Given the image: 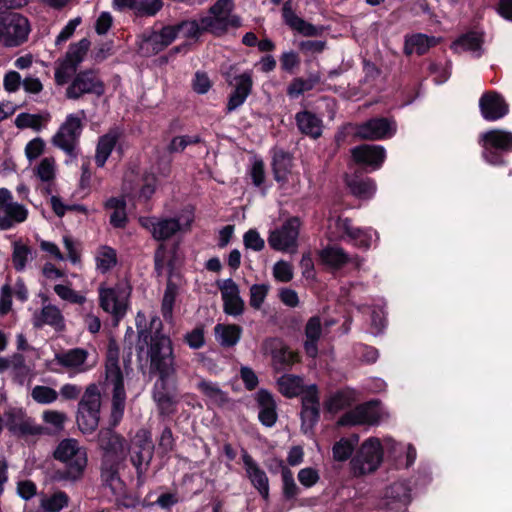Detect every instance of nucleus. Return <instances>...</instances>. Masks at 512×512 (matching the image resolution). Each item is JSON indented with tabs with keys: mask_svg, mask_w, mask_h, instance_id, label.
<instances>
[{
	"mask_svg": "<svg viewBox=\"0 0 512 512\" xmlns=\"http://www.w3.org/2000/svg\"><path fill=\"white\" fill-rule=\"evenodd\" d=\"M145 315L138 312L136 316V326L138 328L139 344L147 343L150 338L148 357L150 360V369L159 374L160 380H167L175 374V358L171 339L161 333L162 323L157 317L151 319L150 328L155 330L154 334L143 329Z\"/></svg>",
	"mask_w": 512,
	"mask_h": 512,
	"instance_id": "f257e3e1",
	"label": "nucleus"
},
{
	"mask_svg": "<svg viewBox=\"0 0 512 512\" xmlns=\"http://www.w3.org/2000/svg\"><path fill=\"white\" fill-rule=\"evenodd\" d=\"M105 385L112 388L111 418L113 425H117L124 414L126 393L123 372L119 364V350L112 346L107 351Z\"/></svg>",
	"mask_w": 512,
	"mask_h": 512,
	"instance_id": "f03ea898",
	"label": "nucleus"
},
{
	"mask_svg": "<svg viewBox=\"0 0 512 512\" xmlns=\"http://www.w3.org/2000/svg\"><path fill=\"white\" fill-rule=\"evenodd\" d=\"M55 459L65 464V470L57 473L59 480H79L87 466V453L75 439L62 440L55 452Z\"/></svg>",
	"mask_w": 512,
	"mask_h": 512,
	"instance_id": "7ed1b4c3",
	"label": "nucleus"
},
{
	"mask_svg": "<svg viewBox=\"0 0 512 512\" xmlns=\"http://www.w3.org/2000/svg\"><path fill=\"white\" fill-rule=\"evenodd\" d=\"M193 215L189 211L182 212L175 217H140L139 223L147 229L157 241H165L178 233L190 230Z\"/></svg>",
	"mask_w": 512,
	"mask_h": 512,
	"instance_id": "20e7f679",
	"label": "nucleus"
},
{
	"mask_svg": "<svg viewBox=\"0 0 512 512\" xmlns=\"http://www.w3.org/2000/svg\"><path fill=\"white\" fill-rule=\"evenodd\" d=\"M376 235L372 229L354 227L348 218L330 217L328 219L327 237L331 241L346 240L361 249H368Z\"/></svg>",
	"mask_w": 512,
	"mask_h": 512,
	"instance_id": "39448f33",
	"label": "nucleus"
},
{
	"mask_svg": "<svg viewBox=\"0 0 512 512\" xmlns=\"http://www.w3.org/2000/svg\"><path fill=\"white\" fill-rule=\"evenodd\" d=\"M85 112L71 113L66 116L51 139L52 144L70 157H76L79 139L83 131Z\"/></svg>",
	"mask_w": 512,
	"mask_h": 512,
	"instance_id": "423d86ee",
	"label": "nucleus"
},
{
	"mask_svg": "<svg viewBox=\"0 0 512 512\" xmlns=\"http://www.w3.org/2000/svg\"><path fill=\"white\" fill-rule=\"evenodd\" d=\"M128 453L130 461L136 469L137 484L141 486L145 482V474L154 454L151 433L146 429L138 430L131 440V444L128 445Z\"/></svg>",
	"mask_w": 512,
	"mask_h": 512,
	"instance_id": "0eeeda50",
	"label": "nucleus"
},
{
	"mask_svg": "<svg viewBox=\"0 0 512 512\" xmlns=\"http://www.w3.org/2000/svg\"><path fill=\"white\" fill-rule=\"evenodd\" d=\"M233 9V0H218L210 7L209 15L201 17L205 31L219 36L224 34L229 27H240V18L232 14Z\"/></svg>",
	"mask_w": 512,
	"mask_h": 512,
	"instance_id": "6e6552de",
	"label": "nucleus"
},
{
	"mask_svg": "<svg viewBox=\"0 0 512 512\" xmlns=\"http://www.w3.org/2000/svg\"><path fill=\"white\" fill-rule=\"evenodd\" d=\"M383 460V447L378 438L365 440L351 461V469L355 476H363L375 472Z\"/></svg>",
	"mask_w": 512,
	"mask_h": 512,
	"instance_id": "1a4fd4ad",
	"label": "nucleus"
},
{
	"mask_svg": "<svg viewBox=\"0 0 512 512\" xmlns=\"http://www.w3.org/2000/svg\"><path fill=\"white\" fill-rule=\"evenodd\" d=\"M30 31L28 20L15 12L0 13V44L17 47L27 40Z\"/></svg>",
	"mask_w": 512,
	"mask_h": 512,
	"instance_id": "9d476101",
	"label": "nucleus"
},
{
	"mask_svg": "<svg viewBox=\"0 0 512 512\" xmlns=\"http://www.w3.org/2000/svg\"><path fill=\"white\" fill-rule=\"evenodd\" d=\"M130 293V287L124 283H118L112 287L101 284L98 288L99 305L119 321L127 312Z\"/></svg>",
	"mask_w": 512,
	"mask_h": 512,
	"instance_id": "9b49d317",
	"label": "nucleus"
},
{
	"mask_svg": "<svg viewBox=\"0 0 512 512\" xmlns=\"http://www.w3.org/2000/svg\"><path fill=\"white\" fill-rule=\"evenodd\" d=\"M101 394L96 384L87 386L78 405L77 423L83 432L94 431L99 423Z\"/></svg>",
	"mask_w": 512,
	"mask_h": 512,
	"instance_id": "f8f14e48",
	"label": "nucleus"
},
{
	"mask_svg": "<svg viewBox=\"0 0 512 512\" xmlns=\"http://www.w3.org/2000/svg\"><path fill=\"white\" fill-rule=\"evenodd\" d=\"M484 159L493 165L503 163V153L512 151V132L493 129L480 136Z\"/></svg>",
	"mask_w": 512,
	"mask_h": 512,
	"instance_id": "ddd939ff",
	"label": "nucleus"
},
{
	"mask_svg": "<svg viewBox=\"0 0 512 512\" xmlns=\"http://www.w3.org/2000/svg\"><path fill=\"white\" fill-rule=\"evenodd\" d=\"M300 226L299 218H289L280 227L270 231L269 246L276 251L295 253L298 248Z\"/></svg>",
	"mask_w": 512,
	"mask_h": 512,
	"instance_id": "4468645a",
	"label": "nucleus"
},
{
	"mask_svg": "<svg viewBox=\"0 0 512 512\" xmlns=\"http://www.w3.org/2000/svg\"><path fill=\"white\" fill-rule=\"evenodd\" d=\"M102 450V462L123 464L128 455V443L120 434L111 429H103L98 434Z\"/></svg>",
	"mask_w": 512,
	"mask_h": 512,
	"instance_id": "2eb2a0df",
	"label": "nucleus"
},
{
	"mask_svg": "<svg viewBox=\"0 0 512 512\" xmlns=\"http://www.w3.org/2000/svg\"><path fill=\"white\" fill-rule=\"evenodd\" d=\"M105 87L95 70H84L75 75L66 89L68 99L77 100L85 94L103 95Z\"/></svg>",
	"mask_w": 512,
	"mask_h": 512,
	"instance_id": "dca6fc26",
	"label": "nucleus"
},
{
	"mask_svg": "<svg viewBox=\"0 0 512 512\" xmlns=\"http://www.w3.org/2000/svg\"><path fill=\"white\" fill-rule=\"evenodd\" d=\"M384 416L385 412L380 404L370 401L344 413L338 423L342 426L376 425Z\"/></svg>",
	"mask_w": 512,
	"mask_h": 512,
	"instance_id": "f3484780",
	"label": "nucleus"
},
{
	"mask_svg": "<svg viewBox=\"0 0 512 512\" xmlns=\"http://www.w3.org/2000/svg\"><path fill=\"white\" fill-rule=\"evenodd\" d=\"M0 211V230H9L28 218V209L14 202L11 192L6 188H0Z\"/></svg>",
	"mask_w": 512,
	"mask_h": 512,
	"instance_id": "a211bd4d",
	"label": "nucleus"
},
{
	"mask_svg": "<svg viewBox=\"0 0 512 512\" xmlns=\"http://www.w3.org/2000/svg\"><path fill=\"white\" fill-rule=\"evenodd\" d=\"M5 425L8 430L17 436L41 435L45 428L37 425L21 408H9L4 413Z\"/></svg>",
	"mask_w": 512,
	"mask_h": 512,
	"instance_id": "6ab92c4d",
	"label": "nucleus"
},
{
	"mask_svg": "<svg viewBox=\"0 0 512 512\" xmlns=\"http://www.w3.org/2000/svg\"><path fill=\"white\" fill-rule=\"evenodd\" d=\"M223 300V311L225 314L237 317L243 314L245 303L240 296L239 286L231 278L217 283Z\"/></svg>",
	"mask_w": 512,
	"mask_h": 512,
	"instance_id": "aec40b11",
	"label": "nucleus"
},
{
	"mask_svg": "<svg viewBox=\"0 0 512 512\" xmlns=\"http://www.w3.org/2000/svg\"><path fill=\"white\" fill-rule=\"evenodd\" d=\"M396 133V124L387 118H373L359 125L356 135L362 139L380 140Z\"/></svg>",
	"mask_w": 512,
	"mask_h": 512,
	"instance_id": "412c9836",
	"label": "nucleus"
},
{
	"mask_svg": "<svg viewBox=\"0 0 512 512\" xmlns=\"http://www.w3.org/2000/svg\"><path fill=\"white\" fill-rule=\"evenodd\" d=\"M482 117L487 121H496L508 113V104L504 98L495 91L484 93L479 100Z\"/></svg>",
	"mask_w": 512,
	"mask_h": 512,
	"instance_id": "4be33fe9",
	"label": "nucleus"
},
{
	"mask_svg": "<svg viewBox=\"0 0 512 512\" xmlns=\"http://www.w3.org/2000/svg\"><path fill=\"white\" fill-rule=\"evenodd\" d=\"M321 262L333 270L341 269L348 263H352L356 268H359L363 259L358 255L350 256L340 246H328L322 249L319 253Z\"/></svg>",
	"mask_w": 512,
	"mask_h": 512,
	"instance_id": "5701e85b",
	"label": "nucleus"
},
{
	"mask_svg": "<svg viewBox=\"0 0 512 512\" xmlns=\"http://www.w3.org/2000/svg\"><path fill=\"white\" fill-rule=\"evenodd\" d=\"M242 461L253 487L259 494L267 500L269 497V479L266 472L259 466V464L248 454L246 450H242Z\"/></svg>",
	"mask_w": 512,
	"mask_h": 512,
	"instance_id": "b1692460",
	"label": "nucleus"
},
{
	"mask_svg": "<svg viewBox=\"0 0 512 512\" xmlns=\"http://www.w3.org/2000/svg\"><path fill=\"white\" fill-rule=\"evenodd\" d=\"M351 153L356 163L371 167L372 170L379 169L386 158V151L381 145L363 144L354 147Z\"/></svg>",
	"mask_w": 512,
	"mask_h": 512,
	"instance_id": "393cba45",
	"label": "nucleus"
},
{
	"mask_svg": "<svg viewBox=\"0 0 512 512\" xmlns=\"http://www.w3.org/2000/svg\"><path fill=\"white\" fill-rule=\"evenodd\" d=\"M87 358L88 352L81 348L70 349L55 355L57 364L65 368L71 376L89 370Z\"/></svg>",
	"mask_w": 512,
	"mask_h": 512,
	"instance_id": "a878e982",
	"label": "nucleus"
},
{
	"mask_svg": "<svg viewBox=\"0 0 512 512\" xmlns=\"http://www.w3.org/2000/svg\"><path fill=\"white\" fill-rule=\"evenodd\" d=\"M252 74V71H245L234 77V90L227 103L228 112H232L243 105L251 94L253 87Z\"/></svg>",
	"mask_w": 512,
	"mask_h": 512,
	"instance_id": "bb28decb",
	"label": "nucleus"
},
{
	"mask_svg": "<svg viewBox=\"0 0 512 512\" xmlns=\"http://www.w3.org/2000/svg\"><path fill=\"white\" fill-rule=\"evenodd\" d=\"M32 323L36 328H42L45 325L51 326L56 331H62L65 328L61 310L50 303L44 304L40 311L34 313Z\"/></svg>",
	"mask_w": 512,
	"mask_h": 512,
	"instance_id": "cd10ccee",
	"label": "nucleus"
},
{
	"mask_svg": "<svg viewBox=\"0 0 512 512\" xmlns=\"http://www.w3.org/2000/svg\"><path fill=\"white\" fill-rule=\"evenodd\" d=\"M123 464L101 462V479L103 484L108 487L112 494L120 500L125 495L126 486L119 475V470Z\"/></svg>",
	"mask_w": 512,
	"mask_h": 512,
	"instance_id": "c85d7f7f",
	"label": "nucleus"
},
{
	"mask_svg": "<svg viewBox=\"0 0 512 512\" xmlns=\"http://www.w3.org/2000/svg\"><path fill=\"white\" fill-rule=\"evenodd\" d=\"M282 16L285 24L292 30L306 37L317 36L321 29L306 22L304 19L295 14L292 9L291 2L286 1L282 8Z\"/></svg>",
	"mask_w": 512,
	"mask_h": 512,
	"instance_id": "c756f323",
	"label": "nucleus"
},
{
	"mask_svg": "<svg viewBox=\"0 0 512 512\" xmlns=\"http://www.w3.org/2000/svg\"><path fill=\"white\" fill-rule=\"evenodd\" d=\"M264 351L270 353L274 362L291 365L297 360V354L288 349L279 339L271 338L264 342Z\"/></svg>",
	"mask_w": 512,
	"mask_h": 512,
	"instance_id": "7c9ffc66",
	"label": "nucleus"
},
{
	"mask_svg": "<svg viewBox=\"0 0 512 512\" xmlns=\"http://www.w3.org/2000/svg\"><path fill=\"white\" fill-rule=\"evenodd\" d=\"M242 331L239 325L218 323L214 327V336L220 346L230 348L238 344Z\"/></svg>",
	"mask_w": 512,
	"mask_h": 512,
	"instance_id": "2f4dec72",
	"label": "nucleus"
},
{
	"mask_svg": "<svg viewBox=\"0 0 512 512\" xmlns=\"http://www.w3.org/2000/svg\"><path fill=\"white\" fill-rule=\"evenodd\" d=\"M166 380H159L154 385L153 398L157 403L160 413L170 415L175 412L176 399L175 394L166 388Z\"/></svg>",
	"mask_w": 512,
	"mask_h": 512,
	"instance_id": "473e14b6",
	"label": "nucleus"
},
{
	"mask_svg": "<svg viewBox=\"0 0 512 512\" xmlns=\"http://www.w3.org/2000/svg\"><path fill=\"white\" fill-rule=\"evenodd\" d=\"M298 129L301 133L314 139L322 134V120L309 111H301L295 115Z\"/></svg>",
	"mask_w": 512,
	"mask_h": 512,
	"instance_id": "72a5a7b5",
	"label": "nucleus"
},
{
	"mask_svg": "<svg viewBox=\"0 0 512 512\" xmlns=\"http://www.w3.org/2000/svg\"><path fill=\"white\" fill-rule=\"evenodd\" d=\"M322 334L321 320L318 316L311 317L305 326L306 341L304 342V349L306 354L315 358L318 354L317 342Z\"/></svg>",
	"mask_w": 512,
	"mask_h": 512,
	"instance_id": "f704fd0d",
	"label": "nucleus"
},
{
	"mask_svg": "<svg viewBox=\"0 0 512 512\" xmlns=\"http://www.w3.org/2000/svg\"><path fill=\"white\" fill-rule=\"evenodd\" d=\"M119 134L117 131L111 130L108 133L102 135L98 139V143L95 151V163L97 167H104L106 161L111 155L113 149L118 141Z\"/></svg>",
	"mask_w": 512,
	"mask_h": 512,
	"instance_id": "c9c22d12",
	"label": "nucleus"
},
{
	"mask_svg": "<svg viewBox=\"0 0 512 512\" xmlns=\"http://www.w3.org/2000/svg\"><path fill=\"white\" fill-rule=\"evenodd\" d=\"M258 402L260 405L258 414L260 422L267 427H272L277 420V413L275 411V403L272 395L266 390H260L258 392Z\"/></svg>",
	"mask_w": 512,
	"mask_h": 512,
	"instance_id": "e433bc0d",
	"label": "nucleus"
},
{
	"mask_svg": "<svg viewBox=\"0 0 512 512\" xmlns=\"http://www.w3.org/2000/svg\"><path fill=\"white\" fill-rule=\"evenodd\" d=\"M482 38L480 35L472 32L463 35L452 44V49L457 52H470L474 57L481 55Z\"/></svg>",
	"mask_w": 512,
	"mask_h": 512,
	"instance_id": "4c0bfd02",
	"label": "nucleus"
},
{
	"mask_svg": "<svg viewBox=\"0 0 512 512\" xmlns=\"http://www.w3.org/2000/svg\"><path fill=\"white\" fill-rule=\"evenodd\" d=\"M347 185L351 193L361 199H369L376 192V184L371 178H347Z\"/></svg>",
	"mask_w": 512,
	"mask_h": 512,
	"instance_id": "58836bf2",
	"label": "nucleus"
},
{
	"mask_svg": "<svg viewBox=\"0 0 512 512\" xmlns=\"http://www.w3.org/2000/svg\"><path fill=\"white\" fill-rule=\"evenodd\" d=\"M35 258V252L29 246L21 243H13L12 264L16 271L23 272L27 265Z\"/></svg>",
	"mask_w": 512,
	"mask_h": 512,
	"instance_id": "ea45409f",
	"label": "nucleus"
},
{
	"mask_svg": "<svg viewBox=\"0 0 512 512\" xmlns=\"http://www.w3.org/2000/svg\"><path fill=\"white\" fill-rule=\"evenodd\" d=\"M436 44L434 38H429L424 34H414L405 40L404 51L407 55L426 53L430 47Z\"/></svg>",
	"mask_w": 512,
	"mask_h": 512,
	"instance_id": "a19ab883",
	"label": "nucleus"
},
{
	"mask_svg": "<svg viewBox=\"0 0 512 512\" xmlns=\"http://www.w3.org/2000/svg\"><path fill=\"white\" fill-rule=\"evenodd\" d=\"M272 165L275 180L285 183L292 167L291 156L284 151H277L274 153Z\"/></svg>",
	"mask_w": 512,
	"mask_h": 512,
	"instance_id": "79ce46f5",
	"label": "nucleus"
},
{
	"mask_svg": "<svg viewBox=\"0 0 512 512\" xmlns=\"http://www.w3.org/2000/svg\"><path fill=\"white\" fill-rule=\"evenodd\" d=\"M105 207L112 210L110 223L117 228L124 227L127 222L126 202L122 197H112L105 203Z\"/></svg>",
	"mask_w": 512,
	"mask_h": 512,
	"instance_id": "37998d69",
	"label": "nucleus"
},
{
	"mask_svg": "<svg viewBox=\"0 0 512 512\" xmlns=\"http://www.w3.org/2000/svg\"><path fill=\"white\" fill-rule=\"evenodd\" d=\"M279 391L286 397L292 398L299 395L303 389V380L294 375H283L278 379Z\"/></svg>",
	"mask_w": 512,
	"mask_h": 512,
	"instance_id": "c03bdc74",
	"label": "nucleus"
},
{
	"mask_svg": "<svg viewBox=\"0 0 512 512\" xmlns=\"http://www.w3.org/2000/svg\"><path fill=\"white\" fill-rule=\"evenodd\" d=\"M165 48L166 46L157 32H151L147 35H143V38L139 43V52L143 56L155 55Z\"/></svg>",
	"mask_w": 512,
	"mask_h": 512,
	"instance_id": "a18cd8bd",
	"label": "nucleus"
},
{
	"mask_svg": "<svg viewBox=\"0 0 512 512\" xmlns=\"http://www.w3.org/2000/svg\"><path fill=\"white\" fill-rule=\"evenodd\" d=\"M95 260L97 270L106 273L117 263L116 251L111 247L102 246L97 250Z\"/></svg>",
	"mask_w": 512,
	"mask_h": 512,
	"instance_id": "49530a36",
	"label": "nucleus"
},
{
	"mask_svg": "<svg viewBox=\"0 0 512 512\" xmlns=\"http://www.w3.org/2000/svg\"><path fill=\"white\" fill-rule=\"evenodd\" d=\"M277 464L282 468V491L286 499H294L299 494V487L297 486L292 471L284 466L282 460L277 459Z\"/></svg>",
	"mask_w": 512,
	"mask_h": 512,
	"instance_id": "de8ad7c7",
	"label": "nucleus"
},
{
	"mask_svg": "<svg viewBox=\"0 0 512 512\" xmlns=\"http://www.w3.org/2000/svg\"><path fill=\"white\" fill-rule=\"evenodd\" d=\"M69 503L68 495L63 491H57L51 495L42 497L40 506L47 512H60Z\"/></svg>",
	"mask_w": 512,
	"mask_h": 512,
	"instance_id": "09e8293b",
	"label": "nucleus"
},
{
	"mask_svg": "<svg viewBox=\"0 0 512 512\" xmlns=\"http://www.w3.org/2000/svg\"><path fill=\"white\" fill-rule=\"evenodd\" d=\"M47 121L48 117L39 114L20 113L15 118V126L19 129L31 128L40 131Z\"/></svg>",
	"mask_w": 512,
	"mask_h": 512,
	"instance_id": "8fccbe9b",
	"label": "nucleus"
},
{
	"mask_svg": "<svg viewBox=\"0 0 512 512\" xmlns=\"http://www.w3.org/2000/svg\"><path fill=\"white\" fill-rule=\"evenodd\" d=\"M177 294V286L173 282L169 281L166 285L161 305L162 316L168 322L173 321V307Z\"/></svg>",
	"mask_w": 512,
	"mask_h": 512,
	"instance_id": "3c124183",
	"label": "nucleus"
},
{
	"mask_svg": "<svg viewBox=\"0 0 512 512\" xmlns=\"http://www.w3.org/2000/svg\"><path fill=\"white\" fill-rule=\"evenodd\" d=\"M356 399V393L353 390H342L335 393L328 402V408L331 411L342 410L350 406Z\"/></svg>",
	"mask_w": 512,
	"mask_h": 512,
	"instance_id": "603ef678",
	"label": "nucleus"
},
{
	"mask_svg": "<svg viewBox=\"0 0 512 512\" xmlns=\"http://www.w3.org/2000/svg\"><path fill=\"white\" fill-rule=\"evenodd\" d=\"M35 175L42 182H51L56 176V162L53 157H45L34 169Z\"/></svg>",
	"mask_w": 512,
	"mask_h": 512,
	"instance_id": "864d4df0",
	"label": "nucleus"
},
{
	"mask_svg": "<svg viewBox=\"0 0 512 512\" xmlns=\"http://www.w3.org/2000/svg\"><path fill=\"white\" fill-rule=\"evenodd\" d=\"M78 66L71 60L64 57L59 60L55 68V82L57 85H64L68 82L72 75L75 74Z\"/></svg>",
	"mask_w": 512,
	"mask_h": 512,
	"instance_id": "5fc2aeb1",
	"label": "nucleus"
},
{
	"mask_svg": "<svg viewBox=\"0 0 512 512\" xmlns=\"http://www.w3.org/2000/svg\"><path fill=\"white\" fill-rule=\"evenodd\" d=\"M198 389L214 404L221 405L227 401L226 394L213 382L200 381Z\"/></svg>",
	"mask_w": 512,
	"mask_h": 512,
	"instance_id": "6e6d98bb",
	"label": "nucleus"
},
{
	"mask_svg": "<svg viewBox=\"0 0 512 512\" xmlns=\"http://www.w3.org/2000/svg\"><path fill=\"white\" fill-rule=\"evenodd\" d=\"M53 290L57 296L64 301L80 305L86 302L85 295L75 291L69 285L56 284Z\"/></svg>",
	"mask_w": 512,
	"mask_h": 512,
	"instance_id": "4d7b16f0",
	"label": "nucleus"
},
{
	"mask_svg": "<svg viewBox=\"0 0 512 512\" xmlns=\"http://www.w3.org/2000/svg\"><path fill=\"white\" fill-rule=\"evenodd\" d=\"M89 47L90 41L86 38H83L77 43L70 45L65 57L79 66V64L84 60Z\"/></svg>",
	"mask_w": 512,
	"mask_h": 512,
	"instance_id": "13d9d810",
	"label": "nucleus"
},
{
	"mask_svg": "<svg viewBox=\"0 0 512 512\" xmlns=\"http://www.w3.org/2000/svg\"><path fill=\"white\" fill-rule=\"evenodd\" d=\"M58 392L48 386L37 385L31 391L33 400L40 404H51L58 398Z\"/></svg>",
	"mask_w": 512,
	"mask_h": 512,
	"instance_id": "bf43d9fd",
	"label": "nucleus"
},
{
	"mask_svg": "<svg viewBox=\"0 0 512 512\" xmlns=\"http://www.w3.org/2000/svg\"><path fill=\"white\" fill-rule=\"evenodd\" d=\"M270 286L268 284H253L249 291V304L252 308L258 310L262 307Z\"/></svg>",
	"mask_w": 512,
	"mask_h": 512,
	"instance_id": "052dcab7",
	"label": "nucleus"
},
{
	"mask_svg": "<svg viewBox=\"0 0 512 512\" xmlns=\"http://www.w3.org/2000/svg\"><path fill=\"white\" fill-rule=\"evenodd\" d=\"M163 6L161 0H136L134 12L140 16H153Z\"/></svg>",
	"mask_w": 512,
	"mask_h": 512,
	"instance_id": "680f3d73",
	"label": "nucleus"
},
{
	"mask_svg": "<svg viewBox=\"0 0 512 512\" xmlns=\"http://www.w3.org/2000/svg\"><path fill=\"white\" fill-rule=\"evenodd\" d=\"M199 142H201V137L199 135L176 136L168 145V150L171 153H179L184 151L187 146L197 144Z\"/></svg>",
	"mask_w": 512,
	"mask_h": 512,
	"instance_id": "e2e57ef3",
	"label": "nucleus"
},
{
	"mask_svg": "<svg viewBox=\"0 0 512 512\" xmlns=\"http://www.w3.org/2000/svg\"><path fill=\"white\" fill-rule=\"evenodd\" d=\"M42 419L54 432H57L63 429L67 416L60 411L46 410L42 414Z\"/></svg>",
	"mask_w": 512,
	"mask_h": 512,
	"instance_id": "0e129e2a",
	"label": "nucleus"
},
{
	"mask_svg": "<svg viewBox=\"0 0 512 512\" xmlns=\"http://www.w3.org/2000/svg\"><path fill=\"white\" fill-rule=\"evenodd\" d=\"M353 450L354 443L347 438H342L333 446V457L336 461H345L352 455Z\"/></svg>",
	"mask_w": 512,
	"mask_h": 512,
	"instance_id": "69168bd1",
	"label": "nucleus"
},
{
	"mask_svg": "<svg viewBox=\"0 0 512 512\" xmlns=\"http://www.w3.org/2000/svg\"><path fill=\"white\" fill-rule=\"evenodd\" d=\"M273 276L278 282H290L294 276L292 265L284 260L277 261L273 266Z\"/></svg>",
	"mask_w": 512,
	"mask_h": 512,
	"instance_id": "338daca9",
	"label": "nucleus"
},
{
	"mask_svg": "<svg viewBox=\"0 0 512 512\" xmlns=\"http://www.w3.org/2000/svg\"><path fill=\"white\" fill-rule=\"evenodd\" d=\"M178 33L187 38L197 37L202 32H206L203 28L201 19L199 21H184L177 25Z\"/></svg>",
	"mask_w": 512,
	"mask_h": 512,
	"instance_id": "774afa93",
	"label": "nucleus"
}]
</instances>
